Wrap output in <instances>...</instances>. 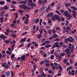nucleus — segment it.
Masks as SVG:
<instances>
[{"label":"nucleus","mask_w":77,"mask_h":77,"mask_svg":"<svg viewBox=\"0 0 77 77\" xmlns=\"http://www.w3.org/2000/svg\"><path fill=\"white\" fill-rule=\"evenodd\" d=\"M65 52H66L68 56V57H70V55L71 54V52L69 51V50L68 48H67L66 49H65Z\"/></svg>","instance_id":"nucleus-1"},{"label":"nucleus","mask_w":77,"mask_h":77,"mask_svg":"<svg viewBox=\"0 0 77 77\" xmlns=\"http://www.w3.org/2000/svg\"><path fill=\"white\" fill-rule=\"evenodd\" d=\"M47 9V7L43 6L40 9V11L43 13L44 12H45Z\"/></svg>","instance_id":"nucleus-2"},{"label":"nucleus","mask_w":77,"mask_h":77,"mask_svg":"<svg viewBox=\"0 0 77 77\" xmlns=\"http://www.w3.org/2000/svg\"><path fill=\"white\" fill-rule=\"evenodd\" d=\"M20 8H23L24 9H29V8L26 5L24 4H22L20 6Z\"/></svg>","instance_id":"nucleus-3"},{"label":"nucleus","mask_w":77,"mask_h":77,"mask_svg":"<svg viewBox=\"0 0 77 77\" xmlns=\"http://www.w3.org/2000/svg\"><path fill=\"white\" fill-rule=\"evenodd\" d=\"M67 39L69 41V42H73V41H74L75 39L72 38V37H69V38H68Z\"/></svg>","instance_id":"nucleus-4"},{"label":"nucleus","mask_w":77,"mask_h":77,"mask_svg":"<svg viewBox=\"0 0 77 77\" xmlns=\"http://www.w3.org/2000/svg\"><path fill=\"white\" fill-rule=\"evenodd\" d=\"M72 45V44H70V43H69V51H70L72 52V53H74L73 52V51L72 50H71V46Z\"/></svg>","instance_id":"nucleus-5"},{"label":"nucleus","mask_w":77,"mask_h":77,"mask_svg":"<svg viewBox=\"0 0 77 77\" xmlns=\"http://www.w3.org/2000/svg\"><path fill=\"white\" fill-rule=\"evenodd\" d=\"M28 1V0H25V1H23L19 3V4H23H23H27Z\"/></svg>","instance_id":"nucleus-6"},{"label":"nucleus","mask_w":77,"mask_h":77,"mask_svg":"<svg viewBox=\"0 0 77 77\" xmlns=\"http://www.w3.org/2000/svg\"><path fill=\"white\" fill-rule=\"evenodd\" d=\"M53 16L54 15L53 13H50L47 15V17H53Z\"/></svg>","instance_id":"nucleus-7"},{"label":"nucleus","mask_w":77,"mask_h":77,"mask_svg":"<svg viewBox=\"0 0 77 77\" xmlns=\"http://www.w3.org/2000/svg\"><path fill=\"white\" fill-rule=\"evenodd\" d=\"M26 59V57L25 55H24L20 58V60H25Z\"/></svg>","instance_id":"nucleus-8"},{"label":"nucleus","mask_w":77,"mask_h":77,"mask_svg":"<svg viewBox=\"0 0 77 77\" xmlns=\"http://www.w3.org/2000/svg\"><path fill=\"white\" fill-rule=\"evenodd\" d=\"M54 17L55 19V20H57V19H59L60 17H59V16L58 15H55L54 16Z\"/></svg>","instance_id":"nucleus-9"},{"label":"nucleus","mask_w":77,"mask_h":77,"mask_svg":"<svg viewBox=\"0 0 77 77\" xmlns=\"http://www.w3.org/2000/svg\"><path fill=\"white\" fill-rule=\"evenodd\" d=\"M7 38V37H6V36H4V35H1V39H6Z\"/></svg>","instance_id":"nucleus-10"},{"label":"nucleus","mask_w":77,"mask_h":77,"mask_svg":"<svg viewBox=\"0 0 77 77\" xmlns=\"http://www.w3.org/2000/svg\"><path fill=\"white\" fill-rule=\"evenodd\" d=\"M58 66V68L59 70H60V71H59V72H61V71L62 70L63 68H62V67L60 65H59Z\"/></svg>","instance_id":"nucleus-11"},{"label":"nucleus","mask_w":77,"mask_h":77,"mask_svg":"<svg viewBox=\"0 0 77 77\" xmlns=\"http://www.w3.org/2000/svg\"><path fill=\"white\" fill-rule=\"evenodd\" d=\"M58 35L55 34H54V35L52 36V38H58Z\"/></svg>","instance_id":"nucleus-12"},{"label":"nucleus","mask_w":77,"mask_h":77,"mask_svg":"<svg viewBox=\"0 0 77 77\" xmlns=\"http://www.w3.org/2000/svg\"><path fill=\"white\" fill-rule=\"evenodd\" d=\"M63 29L64 30H65V32H67L68 33L69 32L68 31V30L66 28V27L65 26H64L63 27Z\"/></svg>","instance_id":"nucleus-13"},{"label":"nucleus","mask_w":77,"mask_h":77,"mask_svg":"<svg viewBox=\"0 0 77 77\" xmlns=\"http://www.w3.org/2000/svg\"><path fill=\"white\" fill-rule=\"evenodd\" d=\"M65 5L66 6V8H67V7H69L70 6H71V4L70 3H66L65 4Z\"/></svg>","instance_id":"nucleus-14"},{"label":"nucleus","mask_w":77,"mask_h":77,"mask_svg":"<svg viewBox=\"0 0 77 77\" xmlns=\"http://www.w3.org/2000/svg\"><path fill=\"white\" fill-rule=\"evenodd\" d=\"M10 41H11V40H6V41H5V43H6V44H8V43H9V42H10Z\"/></svg>","instance_id":"nucleus-15"},{"label":"nucleus","mask_w":77,"mask_h":77,"mask_svg":"<svg viewBox=\"0 0 77 77\" xmlns=\"http://www.w3.org/2000/svg\"><path fill=\"white\" fill-rule=\"evenodd\" d=\"M51 46V45H45V47L46 48H48L49 47H50Z\"/></svg>","instance_id":"nucleus-16"},{"label":"nucleus","mask_w":77,"mask_h":77,"mask_svg":"<svg viewBox=\"0 0 77 77\" xmlns=\"http://www.w3.org/2000/svg\"><path fill=\"white\" fill-rule=\"evenodd\" d=\"M0 21L1 23H2L3 22V17H2L0 18Z\"/></svg>","instance_id":"nucleus-17"},{"label":"nucleus","mask_w":77,"mask_h":77,"mask_svg":"<svg viewBox=\"0 0 77 77\" xmlns=\"http://www.w3.org/2000/svg\"><path fill=\"white\" fill-rule=\"evenodd\" d=\"M31 8H33V7H35V6H36V4H34L33 3H32L31 4Z\"/></svg>","instance_id":"nucleus-18"},{"label":"nucleus","mask_w":77,"mask_h":77,"mask_svg":"<svg viewBox=\"0 0 77 77\" xmlns=\"http://www.w3.org/2000/svg\"><path fill=\"white\" fill-rule=\"evenodd\" d=\"M64 15L65 16H67L68 15V11H66L64 13Z\"/></svg>","instance_id":"nucleus-19"},{"label":"nucleus","mask_w":77,"mask_h":77,"mask_svg":"<svg viewBox=\"0 0 77 77\" xmlns=\"http://www.w3.org/2000/svg\"><path fill=\"white\" fill-rule=\"evenodd\" d=\"M72 47L71 49L72 50H74L75 49V48H74V46L73 45V44H72Z\"/></svg>","instance_id":"nucleus-20"},{"label":"nucleus","mask_w":77,"mask_h":77,"mask_svg":"<svg viewBox=\"0 0 77 77\" xmlns=\"http://www.w3.org/2000/svg\"><path fill=\"white\" fill-rule=\"evenodd\" d=\"M68 62V60L66 59H64L63 60V62L64 63H66V62Z\"/></svg>","instance_id":"nucleus-21"},{"label":"nucleus","mask_w":77,"mask_h":77,"mask_svg":"<svg viewBox=\"0 0 77 77\" xmlns=\"http://www.w3.org/2000/svg\"><path fill=\"white\" fill-rule=\"evenodd\" d=\"M10 72H5V75H7V76H9L10 75Z\"/></svg>","instance_id":"nucleus-22"},{"label":"nucleus","mask_w":77,"mask_h":77,"mask_svg":"<svg viewBox=\"0 0 77 77\" xmlns=\"http://www.w3.org/2000/svg\"><path fill=\"white\" fill-rule=\"evenodd\" d=\"M64 42H65V43H66V44H67V43L68 42V38H67V39L64 38Z\"/></svg>","instance_id":"nucleus-23"},{"label":"nucleus","mask_w":77,"mask_h":77,"mask_svg":"<svg viewBox=\"0 0 77 77\" xmlns=\"http://www.w3.org/2000/svg\"><path fill=\"white\" fill-rule=\"evenodd\" d=\"M58 44H59V42H56L55 43V45H56L57 46V47H60V46L58 45Z\"/></svg>","instance_id":"nucleus-24"},{"label":"nucleus","mask_w":77,"mask_h":77,"mask_svg":"<svg viewBox=\"0 0 77 77\" xmlns=\"http://www.w3.org/2000/svg\"><path fill=\"white\" fill-rule=\"evenodd\" d=\"M11 35L12 36V37H14L15 38H16V37H17V36H16V35L15 34L14 32H13V34L12 35Z\"/></svg>","instance_id":"nucleus-25"},{"label":"nucleus","mask_w":77,"mask_h":77,"mask_svg":"<svg viewBox=\"0 0 77 77\" xmlns=\"http://www.w3.org/2000/svg\"><path fill=\"white\" fill-rule=\"evenodd\" d=\"M44 63H45V62L43 61H42L40 63V65H43V64H44Z\"/></svg>","instance_id":"nucleus-26"},{"label":"nucleus","mask_w":77,"mask_h":77,"mask_svg":"<svg viewBox=\"0 0 77 77\" xmlns=\"http://www.w3.org/2000/svg\"><path fill=\"white\" fill-rule=\"evenodd\" d=\"M52 33H53V35H54V34H56V30H54V29H53L52 30Z\"/></svg>","instance_id":"nucleus-27"},{"label":"nucleus","mask_w":77,"mask_h":77,"mask_svg":"<svg viewBox=\"0 0 77 77\" xmlns=\"http://www.w3.org/2000/svg\"><path fill=\"white\" fill-rule=\"evenodd\" d=\"M11 27H15V24L14 23H12L11 24Z\"/></svg>","instance_id":"nucleus-28"},{"label":"nucleus","mask_w":77,"mask_h":77,"mask_svg":"<svg viewBox=\"0 0 77 77\" xmlns=\"http://www.w3.org/2000/svg\"><path fill=\"white\" fill-rule=\"evenodd\" d=\"M37 37L38 39H40V38L41 37V34H39L37 35Z\"/></svg>","instance_id":"nucleus-29"},{"label":"nucleus","mask_w":77,"mask_h":77,"mask_svg":"<svg viewBox=\"0 0 77 77\" xmlns=\"http://www.w3.org/2000/svg\"><path fill=\"white\" fill-rule=\"evenodd\" d=\"M39 32L41 34H42V29L41 28L40 29H39Z\"/></svg>","instance_id":"nucleus-30"},{"label":"nucleus","mask_w":77,"mask_h":77,"mask_svg":"<svg viewBox=\"0 0 77 77\" xmlns=\"http://www.w3.org/2000/svg\"><path fill=\"white\" fill-rule=\"evenodd\" d=\"M18 12L19 13H21V14H23V12H24V11L23 10H20L18 11Z\"/></svg>","instance_id":"nucleus-31"},{"label":"nucleus","mask_w":77,"mask_h":77,"mask_svg":"<svg viewBox=\"0 0 77 77\" xmlns=\"http://www.w3.org/2000/svg\"><path fill=\"white\" fill-rule=\"evenodd\" d=\"M56 30H61V29H60V28L59 27H57L56 28Z\"/></svg>","instance_id":"nucleus-32"},{"label":"nucleus","mask_w":77,"mask_h":77,"mask_svg":"<svg viewBox=\"0 0 77 77\" xmlns=\"http://www.w3.org/2000/svg\"><path fill=\"white\" fill-rule=\"evenodd\" d=\"M0 4H1V5H4V4H5V2L3 1L0 2Z\"/></svg>","instance_id":"nucleus-33"},{"label":"nucleus","mask_w":77,"mask_h":77,"mask_svg":"<svg viewBox=\"0 0 77 77\" xmlns=\"http://www.w3.org/2000/svg\"><path fill=\"white\" fill-rule=\"evenodd\" d=\"M32 2H28V5L29 6H31Z\"/></svg>","instance_id":"nucleus-34"},{"label":"nucleus","mask_w":77,"mask_h":77,"mask_svg":"<svg viewBox=\"0 0 77 77\" xmlns=\"http://www.w3.org/2000/svg\"><path fill=\"white\" fill-rule=\"evenodd\" d=\"M72 16H73V17H74L75 18H76V14H74V13H72Z\"/></svg>","instance_id":"nucleus-35"},{"label":"nucleus","mask_w":77,"mask_h":77,"mask_svg":"<svg viewBox=\"0 0 77 77\" xmlns=\"http://www.w3.org/2000/svg\"><path fill=\"white\" fill-rule=\"evenodd\" d=\"M65 53H61L60 55V56H65Z\"/></svg>","instance_id":"nucleus-36"},{"label":"nucleus","mask_w":77,"mask_h":77,"mask_svg":"<svg viewBox=\"0 0 77 77\" xmlns=\"http://www.w3.org/2000/svg\"><path fill=\"white\" fill-rule=\"evenodd\" d=\"M43 30L44 32L45 33V34H47V31H46V30H45V29H43Z\"/></svg>","instance_id":"nucleus-37"},{"label":"nucleus","mask_w":77,"mask_h":77,"mask_svg":"<svg viewBox=\"0 0 77 77\" xmlns=\"http://www.w3.org/2000/svg\"><path fill=\"white\" fill-rule=\"evenodd\" d=\"M45 63H49V62H49L48 60V59L45 60Z\"/></svg>","instance_id":"nucleus-38"},{"label":"nucleus","mask_w":77,"mask_h":77,"mask_svg":"<svg viewBox=\"0 0 77 77\" xmlns=\"http://www.w3.org/2000/svg\"><path fill=\"white\" fill-rule=\"evenodd\" d=\"M36 18H35V19H34L32 21V24H33V23H35V21H36Z\"/></svg>","instance_id":"nucleus-39"},{"label":"nucleus","mask_w":77,"mask_h":77,"mask_svg":"<svg viewBox=\"0 0 77 77\" xmlns=\"http://www.w3.org/2000/svg\"><path fill=\"white\" fill-rule=\"evenodd\" d=\"M11 3H12V4H17V2L15 1H11Z\"/></svg>","instance_id":"nucleus-40"},{"label":"nucleus","mask_w":77,"mask_h":77,"mask_svg":"<svg viewBox=\"0 0 77 77\" xmlns=\"http://www.w3.org/2000/svg\"><path fill=\"white\" fill-rule=\"evenodd\" d=\"M54 52V49H53L50 52V54H53V53Z\"/></svg>","instance_id":"nucleus-41"},{"label":"nucleus","mask_w":77,"mask_h":77,"mask_svg":"<svg viewBox=\"0 0 77 77\" xmlns=\"http://www.w3.org/2000/svg\"><path fill=\"white\" fill-rule=\"evenodd\" d=\"M50 9V6H48V9L47 8V12H48V11Z\"/></svg>","instance_id":"nucleus-42"},{"label":"nucleus","mask_w":77,"mask_h":77,"mask_svg":"<svg viewBox=\"0 0 77 77\" xmlns=\"http://www.w3.org/2000/svg\"><path fill=\"white\" fill-rule=\"evenodd\" d=\"M45 42L46 44H50V41H46Z\"/></svg>","instance_id":"nucleus-43"},{"label":"nucleus","mask_w":77,"mask_h":77,"mask_svg":"<svg viewBox=\"0 0 77 77\" xmlns=\"http://www.w3.org/2000/svg\"><path fill=\"white\" fill-rule=\"evenodd\" d=\"M45 65L46 66H47V67H49L50 65V64L49 63H46Z\"/></svg>","instance_id":"nucleus-44"},{"label":"nucleus","mask_w":77,"mask_h":77,"mask_svg":"<svg viewBox=\"0 0 77 77\" xmlns=\"http://www.w3.org/2000/svg\"><path fill=\"white\" fill-rule=\"evenodd\" d=\"M2 66H3V67H5L6 65V63H2Z\"/></svg>","instance_id":"nucleus-45"},{"label":"nucleus","mask_w":77,"mask_h":77,"mask_svg":"<svg viewBox=\"0 0 77 77\" xmlns=\"http://www.w3.org/2000/svg\"><path fill=\"white\" fill-rule=\"evenodd\" d=\"M39 19H37V20H35V23H36V24H37V23H38V22H39Z\"/></svg>","instance_id":"nucleus-46"},{"label":"nucleus","mask_w":77,"mask_h":77,"mask_svg":"<svg viewBox=\"0 0 77 77\" xmlns=\"http://www.w3.org/2000/svg\"><path fill=\"white\" fill-rule=\"evenodd\" d=\"M56 12L57 14H59V15H61V14H60V13H59V11H56Z\"/></svg>","instance_id":"nucleus-47"},{"label":"nucleus","mask_w":77,"mask_h":77,"mask_svg":"<svg viewBox=\"0 0 77 77\" xmlns=\"http://www.w3.org/2000/svg\"><path fill=\"white\" fill-rule=\"evenodd\" d=\"M24 46V44H23V43H22L21 44V45L18 47L19 48H20V47H23V46Z\"/></svg>","instance_id":"nucleus-48"},{"label":"nucleus","mask_w":77,"mask_h":77,"mask_svg":"<svg viewBox=\"0 0 77 77\" xmlns=\"http://www.w3.org/2000/svg\"><path fill=\"white\" fill-rule=\"evenodd\" d=\"M42 19H41L40 20V21L39 22V24L40 25H42L41 23H42Z\"/></svg>","instance_id":"nucleus-49"},{"label":"nucleus","mask_w":77,"mask_h":77,"mask_svg":"<svg viewBox=\"0 0 77 77\" xmlns=\"http://www.w3.org/2000/svg\"><path fill=\"white\" fill-rule=\"evenodd\" d=\"M37 67V65H36V64H34L33 65V67L34 68H36V67Z\"/></svg>","instance_id":"nucleus-50"},{"label":"nucleus","mask_w":77,"mask_h":77,"mask_svg":"<svg viewBox=\"0 0 77 77\" xmlns=\"http://www.w3.org/2000/svg\"><path fill=\"white\" fill-rule=\"evenodd\" d=\"M28 29H29V27H28V26H26L24 27V29H25V30H27Z\"/></svg>","instance_id":"nucleus-51"},{"label":"nucleus","mask_w":77,"mask_h":77,"mask_svg":"<svg viewBox=\"0 0 77 77\" xmlns=\"http://www.w3.org/2000/svg\"><path fill=\"white\" fill-rule=\"evenodd\" d=\"M54 56V55H51L50 57L51 59H53Z\"/></svg>","instance_id":"nucleus-52"},{"label":"nucleus","mask_w":77,"mask_h":77,"mask_svg":"<svg viewBox=\"0 0 77 77\" xmlns=\"http://www.w3.org/2000/svg\"><path fill=\"white\" fill-rule=\"evenodd\" d=\"M46 39L45 38H43L42 40L41 41L42 42H43L44 41H45Z\"/></svg>","instance_id":"nucleus-53"},{"label":"nucleus","mask_w":77,"mask_h":77,"mask_svg":"<svg viewBox=\"0 0 77 77\" xmlns=\"http://www.w3.org/2000/svg\"><path fill=\"white\" fill-rule=\"evenodd\" d=\"M63 44V42H60L59 43V45H62Z\"/></svg>","instance_id":"nucleus-54"},{"label":"nucleus","mask_w":77,"mask_h":77,"mask_svg":"<svg viewBox=\"0 0 77 77\" xmlns=\"http://www.w3.org/2000/svg\"><path fill=\"white\" fill-rule=\"evenodd\" d=\"M5 68H9V65L7 64L5 66Z\"/></svg>","instance_id":"nucleus-55"},{"label":"nucleus","mask_w":77,"mask_h":77,"mask_svg":"<svg viewBox=\"0 0 77 77\" xmlns=\"http://www.w3.org/2000/svg\"><path fill=\"white\" fill-rule=\"evenodd\" d=\"M67 9L69 12H71L72 10H71V9L69 8H68Z\"/></svg>","instance_id":"nucleus-56"},{"label":"nucleus","mask_w":77,"mask_h":77,"mask_svg":"<svg viewBox=\"0 0 77 77\" xmlns=\"http://www.w3.org/2000/svg\"><path fill=\"white\" fill-rule=\"evenodd\" d=\"M73 11H75L76 10H77V8L76 7H75L74 6V7L73 8Z\"/></svg>","instance_id":"nucleus-57"},{"label":"nucleus","mask_w":77,"mask_h":77,"mask_svg":"<svg viewBox=\"0 0 77 77\" xmlns=\"http://www.w3.org/2000/svg\"><path fill=\"white\" fill-rule=\"evenodd\" d=\"M6 53H7V54H11V52L9 51H6Z\"/></svg>","instance_id":"nucleus-58"},{"label":"nucleus","mask_w":77,"mask_h":77,"mask_svg":"<svg viewBox=\"0 0 77 77\" xmlns=\"http://www.w3.org/2000/svg\"><path fill=\"white\" fill-rule=\"evenodd\" d=\"M50 26H48V25L46 26V28L47 29H50Z\"/></svg>","instance_id":"nucleus-59"},{"label":"nucleus","mask_w":77,"mask_h":77,"mask_svg":"<svg viewBox=\"0 0 77 77\" xmlns=\"http://www.w3.org/2000/svg\"><path fill=\"white\" fill-rule=\"evenodd\" d=\"M4 9L5 10H6V9H8V6H5L4 7Z\"/></svg>","instance_id":"nucleus-60"},{"label":"nucleus","mask_w":77,"mask_h":77,"mask_svg":"<svg viewBox=\"0 0 77 77\" xmlns=\"http://www.w3.org/2000/svg\"><path fill=\"white\" fill-rule=\"evenodd\" d=\"M15 16H16V17L15 18V19L17 20V17H18V14L16 13Z\"/></svg>","instance_id":"nucleus-61"},{"label":"nucleus","mask_w":77,"mask_h":77,"mask_svg":"<svg viewBox=\"0 0 77 77\" xmlns=\"http://www.w3.org/2000/svg\"><path fill=\"white\" fill-rule=\"evenodd\" d=\"M48 72L49 74H51L52 73V71L51 70H49L48 71Z\"/></svg>","instance_id":"nucleus-62"},{"label":"nucleus","mask_w":77,"mask_h":77,"mask_svg":"<svg viewBox=\"0 0 77 77\" xmlns=\"http://www.w3.org/2000/svg\"><path fill=\"white\" fill-rule=\"evenodd\" d=\"M60 12H61V13H63L64 12V10H60Z\"/></svg>","instance_id":"nucleus-63"},{"label":"nucleus","mask_w":77,"mask_h":77,"mask_svg":"<svg viewBox=\"0 0 77 77\" xmlns=\"http://www.w3.org/2000/svg\"><path fill=\"white\" fill-rule=\"evenodd\" d=\"M11 57L12 59H14V54H12V55L11 56Z\"/></svg>","instance_id":"nucleus-64"}]
</instances>
